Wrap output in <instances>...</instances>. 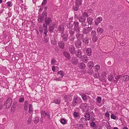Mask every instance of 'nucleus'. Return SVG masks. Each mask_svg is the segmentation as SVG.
I'll list each match as a JSON object with an SVG mask.
<instances>
[{
	"instance_id": "nucleus-1",
	"label": "nucleus",
	"mask_w": 129,
	"mask_h": 129,
	"mask_svg": "<svg viewBox=\"0 0 129 129\" xmlns=\"http://www.w3.org/2000/svg\"><path fill=\"white\" fill-rule=\"evenodd\" d=\"M74 23V31L76 33L78 32V33L76 35V37L78 39H80L82 38L83 37V35H82L80 34L79 33L80 31V29L79 27L78 22L76 21H75Z\"/></svg>"
},
{
	"instance_id": "nucleus-2",
	"label": "nucleus",
	"mask_w": 129,
	"mask_h": 129,
	"mask_svg": "<svg viewBox=\"0 0 129 129\" xmlns=\"http://www.w3.org/2000/svg\"><path fill=\"white\" fill-rule=\"evenodd\" d=\"M41 117L45 118H47L49 119H50V116L48 112L42 111L41 112Z\"/></svg>"
},
{
	"instance_id": "nucleus-3",
	"label": "nucleus",
	"mask_w": 129,
	"mask_h": 129,
	"mask_svg": "<svg viewBox=\"0 0 129 129\" xmlns=\"http://www.w3.org/2000/svg\"><path fill=\"white\" fill-rule=\"evenodd\" d=\"M80 107L82 109V111L83 112H86L88 110V107L86 103H84L81 104Z\"/></svg>"
},
{
	"instance_id": "nucleus-4",
	"label": "nucleus",
	"mask_w": 129,
	"mask_h": 129,
	"mask_svg": "<svg viewBox=\"0 0 129 129\" xmlns=\"http://www.w3.org/2000/svg\"><path fill=\"white\" fill-rule=\"evenodd\" d=\"M69 39L70 41L69 42V45H70L69 49V51L71 53H73V45H72V43L73 42L72 41L73 39L72 35H71L69 37Z\"/></svg>"
},
{
	"instance_id": "nucleus-5",
	"label": "nucleus",
	"mask_w": 129,
	"mask_h": 129,
	"mask_svg": "<svg viewBox=\"0 0 129 129\" xmlns=\"http://www.w3.org/2000/svg\"><path fill=\"white\" fill-rule=\"evenodd\" d=\"M92 29V28L90 26L89 27L88 26L87 27H84L82 29V32L83 34H87Z\"/></svg>"
},
{
	"instance_id": "nucleus-6",
	"label": "nucleus",
	"mask_w": 129,
	"mask_h": 129,
	"mask_svg": "<svg viewBox=\"0 0 129 129\" xmlns=\"http://www.w3.org/2000/svg\"><path fill=\"white\" fill-rule=\"evenodd\" d=\"M79 98L77 96H74L73 98V106L78 105L79 102Z\"/></svg>"
},
{
	"instance_id": "nucleus-7",
	"label": "nucleus",
	"mask_w": 129,
	"mask_h": 129,
	"mask_svg": "<svg viewBox=\"0 0 129 129\" xmlns=\"http://www.w3.org/2000/svg\"><path fill=\"white\" fill-rule=\"evenodd\" d=\"M73 54H75L77 57L80 58L81 56V50L79 49H78L75 51L74 50V49H73Z\"/></svg>"
},
{
	"instance_id": "nucleus-8",
	"label": "nucleus",
	"mask_w": 129,
	"mask_h": 129,
	"mask_svg": "<svg viewBox=\"0 0 129 129\" xmlns=\"http://www.w3.org/2000/svg\"><path fill=\"white\" fill-rule=\"evenodd\" d=\"M75 45L76 47L79 48L81 47V42L79 40H77L76 41Z\"/></svg>"
},
{
	"instance_id": "nucleus-9",
	"label": "nucleus",
	"mask_w": 129,
	"mask_h": 129,
	"mask_svg": "<svg viewBox=\"0 0 129 129\" xmlns=\"http://www.w3.org/2000/svg\"><path fill=\"white\" fill-rule=\"evenodd\" d=\"M78 67L80 69H84L85 68L86 66L83 63L81 62L78 63Z\"/></svg>"
},
{
	"instance_id": "nucleus-10",
	"label": "nucleus",
	"mask_w": 129,
	"mask_h": 129,
	"mask_svg": "<svg viewBox=\"0 0 129 129\" xmlns=\"http://www.w3.org/2000/svg\"><path fill=\"white\" fill-rule=\"evenodd\" d=\"M80 58L82 61L84 62H86L88 61V59L87 56L84 55L81 56Z\"/></svg>"
},
{
	"instance_id": "nucleus-11",
	"label": "nucleus",
	"mask_w": 129,
	"mask_h": 129,
	"mask_svg": "<svg viewBox=\"0 0 129 129\" xmlns=\"http://www.w3.org/2000/svg\"><path fill=\"white\" fill-rule=\"evenodd\" d=\"M102 18L99 17H98L95 21V23L96 25H98L102 20Z\"/></svg>"
},
{
	"instance_id": "nucleus-12",
	"label": "nucleus",
	"mask_w": 129,
	"mask_h": 129,
	"mask_svg": "<svg viewBox=\"0 0 129 129\" xmlns=\"http://www.w3.org/2000/svg\"><path fill=\"white\" fill-rule=\"evenodd\" d=\"M45 22L46 24L48 25L52 22L51 19L50 18H46L45 20Z\"/></svg>"
},
{
	"instance_id": "nucleus-13",
	"label": "nucleus",
	"mask_w": 129,
	"mask_h": 129,
	"mask_svg": "<svg viewBox=\"0 0 129 129\" xmlns=\"http://www.w3.org/2000/svg\"><path fill=\"white\" fill-rule=\"evenodd\" d=\"M99 77V79L101 81L103 80L106 77V75L104 73H102L101 74V75Z\"/></svg>"
},
{
	"instance_id": "nucleus-14",
	"label": "nucleus",
	"mask_w": 129,
	"mask_h": 129,
	"mask_svg": "<svg viewBox=\"0 0 129 129\" xmlns=\"http://www.w3.org/2000/svg\"><path fill=\"white\" fill-rule=\"evenodd\" d=\"M58 44L60 48L62 49L64 48V44L63 42L61 41H60L58 43Z\"/></svg>"
},
{
	"instance_id": "nucleus-15",
	"label": "nucleus",
	"mask_w": 129,
	"mask_h": 129,
	"mask_svg": "<svg viewBox=\"0 0 129 129\" xmlns=\"http://www.w3.org/2000/svg\"><path fill=\"white\" fill-rule=\"evenodd\" d=\"M63 40L64 41H66L68 38V35L64 33H62L61 34Z\"/></svg>"
},
{
	"instance_id": "nucleus-16",
	"label": "nucleus",
	"mask_w": 129,
	"mask_h": 129,
	"mask_svg": "<svg viewBox=\"0 0 129 129\" xmlns=\"http://www.w3.org/2000/svg\"><path fill=\"white\" fill-rule=\"evenodd\" d=\"M28 102L27 101L24 102L23 108L25 110H27L28 108Z\"/></svg>"
},
{
	"instance_id": "nucleus-17",
	"label": "nucleus",
	"mask_w": 129,
	"mask_h": 129,
	"mask_svg": "<svg viewBox=\"0 0 129 129\" xmlns=\"http://www.w3.org/2000/svg\"><path fill=\"white\" fill-rule=\"evenodd\" d=\"M122 80L124 81H128L129 79V77L128 75H122Z\"/></svg>"
},
{
	"instance_id": "nucleus-18",
	"label": "nucleus",
	"mask_w": 129,
	"mask_h": 129,
	"mask_svg": "<svg viewBox=\"0 0 129 129\" xmlns=\"http://www.w3.org/2000/svg\"><path fill=\"white\" fill-rule=\"evenodd\" d=\"M92 20V18L91 17L88 18L87 19V21L88 24L90 25L92 24L93 23Z\"/></svg>"
},
{
	"instance_id": "nucleus-19",
	"label": "nucleus",
	"mask_w": 129,
	"mask_h": 129,
	"mask_svg": "<svg viewBox=\"0 0 129 129\" xmlns=\"http://www.w3.org/2000/svg\"><path fill=\"white\" fill-rule=\"evenodd\" d=\"M93 76L96 78H97L99 77V73L98 71H95V72L93 73Z\"/></svg>"
},
{
	"instance_id": "nucleus-20",
	"label": "nucleus",
	"mask_w": 129,
	"mask_h": 129,
	"mask_svg": "<svg viewBox=\"0 0 129 129\" xmlns=\"http://www.w3.org/2000/svg\"><path fill=\"white\" fill-rule=\"evenodd\" d=\"M57 75L59 78H62L64 75L63 72L62 71H59L57 74Z\"/></svg>"
},
{
	"instance_id": "nucleus-21",
	"label": "nucleus",
	"mask_w": 129,
	"mask_h": 129,
	"mask_svg": "<svg viewBox=\"0 0 129 129\" xmlns=\"http://www.w3.org/2000/svg\"><path fill=\"white\" fill-rule=\"evenodd\" d=\"M85 18L83 16H81L79 18V21L81 22L85 21Z\"/></svg>"
},
{
	"instance_id": "nucleus-22",
	"label": "nucleus",
	"mask_w": 129,
	"mask_h": 129,
	"mask_svg": "<svg viewBox=\"0 0 129 129\" xmlns=\"http://www.w3.org/2000/svg\"><path fill=\"white\" fill-rule=\"evenodd\" d=\"M86 52L88 56H90L91 54V48H87L86 50Z\"/></svg>"
},
{
	"instance_id": "nucleus-23",
	"label": "nucleus",
	"mask_w": 129,
	"mask_h": 129,
	"mask_svg": "<svg viewBox=\"0 0 129 129\" xmlns=\"http://www.w3.org/2000/svg\"><path fill=\"white\" fill-rule=\"evenodd\" d=\"M87 120L85 118H81L80 120V122L83 123L87 124Z\"/></svg>"
},
{
	"instance_id": "nucleus-24",
	"label": "nucleus",
	"mask_w": 129,
	"mask_h": 129,
	"mask_svg": "<svg viewBox=\"0 0 129 129\" xmlns=\"http://www.w3.org/2000/svg\"><path fill=\"white\" fill-rule=\"evenodd\" d=\"M60 122L61 124H67V120L63 118H62L60 119Z\"/></svg>"
},
{
	"instance_id": "nucleus-25",
	"label": "nucleus",
	"mask_w": 129,
	"mask_h": 129,
	"mask_svg": "<svg viewBox=\"0 0 129 129\" xmlns=\"http://www.w3.org/2000/svg\"><path fill=\"white\" fill-rule=\"evenodd\" d=\"M11 104H12L7 102V101H6L5 104V105L6 106V108L8 109L10 107Z\"/></svg>"
},
{
	"instance_id": "nucleus-26",
	"label": "nucleus",
	"mask_w": 129,
	"mask_h": 129,
	"mask_svg": "<svg viewBox=\"0 0 129 129\" xmlns=\"http://www.w3.org/2000/svg\"><path fill=\"white\" fill-rule=\"evenodd\" d=\"M33 111L32 105L31 104L29 105V112L30 113H32Z\"/></svg>"
},
{
	"instance_id": "nucleus-27",
	"label": "nucleus",
	"mask_w": 129,
	"mask_h": 129,
	"mask_svg": "<svg viewBox=\"0 0 129 129\" xmlns=\"http://www.w3.org/2000/svg\"><path fill=\"white\" fill-rule=\"evenodd\" d=\"M85 118L87 120H89L90 119V116L89 114L86 113L84 116Z\"/></svg>"
},
{
	"instance_id": "nucleus-28",
	"label": "nucleus",
	"mask_w": 129,
	"mask_h": 129,
	"mask_svg": "<svg viewBox=\"0 0 129 129\" xmlns=\"http://www.w3.org/2000/svg\"><path fill=\"white\" fill-rule=\"evenodd\" d=\"M87 66L90 68H91L93 67V64L92 62L90 61L88 63Z\"/></svg>"
},
{
	"instance_id": "nucleus-29",
	"label": "nucleus",
	"mask_w": 129,
	"mask_h": 129,
	"mask_svg": "<svg viewBox=\"0 0 129 129\" xmlns=\"http://www.w3.org/2000/svg\"><path fill=\"white\" fill-rule=\"evenodd\" d=\"M75 3L76 4L78 5L79 6L81 5L82 4V0H76Z\"/></svg>"
},
{
	"instance_id": "nucleus-30",
	"label": "nucleus",
	"mask_w": 129,
	"mask_h": 129,
	"mask_svg": "<svg viewBox=\"0 0 129 129\" xmlns=\"http://www.w3.org/2000/svg\"><path fill=\"white\" fill-rule=\"evenodd\" d=\"M113 76L112 74H110L108 77V79L110 81H111L113 79Z\"/></svg>"
},
{
	"instance_id": "nucleus-31",
	"label": "nucleus",
	"mask_w": 129,
	"mask_h": 129,
	"mask_svg": "<svg viewBox=\"0 0 129 129\" xmlns=\"http://www.w3.org/2000/svg\"><path fill=\"white\" fill-rule=\"evenodd\" d=\"M78 62V60L77 58L75 57L73 58V64H76Z\"/></svg>"
},
{
	"instance_id": "nucleus-32",
	"label": "nucleus",
	"mask_w": 129,
	"mask_h": 129,
	"mask_svg": "<svg viewBox=\"0 0 129 129\" xmlns=\"http://www.w3.org/2000/svg\"><path fill=\"white\" fill-rule=\"evenodd\" d=\"M56 61L54 59H52L51 60V64L52 65L57 64Z\"/></svg>"
},
{
	"instance_id": "nucleus-33",
	"label": "nucleus",
	"mask_w": 129,
	"mask_h": 129,
	"mask_svg": "<svg viewBox=\"0 0 129 129\" xmlns=\"http://www.w3.org/2000/svg\"><path fill=\"white\" fill-rule=\"evenodd\" d=\"M100 67L99 65L97 64L94 67L95 71H99L100 69Z\"/></svg>"
},
{
	"instance_id": "nucleus-34",
	"label": "nucleus",
	"mask_w": 129,
	"mask_h": 129,
	"mask_svg": "<svg viewBox=\"0 0 129 129\" xmlns=\"http://www.w3.org/2000/svg\"><path fill=\"white\" fill-rule=\"evenodd\" d=\"M12 99L11 97H8L6 101H7V102L12 104Z\"/></svg>"
},
{
	"instance_id": "nucleus-35",
	"label": "nucleus",
	"mask_w": 129,
	"mask_h": 129,
	"mask_svg": "<svg viewBox=\"0 0 129 129\" xmlns=\"http://www.w3.org/2000/svg\"><path fill=\"white\" fill-rule=\"evenodd\" d=\"M97 31L98 33H101L103 32V29L99 27L98 28Z\"/></svg>"
},
{
	"instance_id": "nucleus-36",
	"label": "nucleus",
	"mask_w": 129,
	"mask_h": 129,
	"mask_svg": "<svg viewBox=\"0 0 129 129\" xmlns=\"http://www.w3.org/2000/svg\"><path fill=\"white\" fill-rule=\"evenodd\" d=\"M39 118L38 117H35L34 120V123H37L39 121Z\"/></svg>"
},
{
	"instance_id": "nucleus-37",
	"label": "nucleus",
	"mask_w": 129,
	"mask_h": 129,
	"mask_svg": "<svg viewBox=\"0 0 129 129\" xmlns=\"http://www.w3.org/2000/svg\"><path fill=\"white\" fill-rule=\"evenodd\" d=\"M73 115L74 117H77L79 116V113H78L75 112L73 114Z\"/></svg>"
},
{
	"instance_id": "nucleus-38",
	"label": "nucleus",
	"mask_w": 129,
	"mask_h": 129,
	"mask_svg": "<svg viewBox=\"0 0 129 129\" xmlns=\"http://www.w3.org/2000/svg\"><path fill=\"white\" fill-rule=\"evenodd\" d=\"M79 6L76 4V5L75 7H74L73 9L75 11H77L79 9Z\"/></svg>"
},
{
	"instance_id": "nucleus-39",
	"label": "nucleus",
	"mask_w": 129,
	"mask_h": 129,
	"mask_svg": "<svg viewBox=\"0 0 129 129\" xmlns=\"http://www.w3.org/2000/svg\"><path fill=\"white\" fill-rule=\"evenodd\" d=\"M83 42L86 44H88V40L87 38H85L83 40Z\"/></svg>"
},
{
	"instance_id": "nucleus-40",
	"label": "nucleus",
	"mask_w": 129,
	"mask_h": 129,
	"mask_svg": "<svg viewBox=\"0 0 129 129\" xmlns=\"http://www.w3.org/2000/svg\"><path fill=\"white\" fill-rule=\"evenodd\" d=\"M64 55L67 58H69L70 57V55L68 53L64 52L63 53Z\"/></svg>"
},
{
	"instance_id": "nucleus-41",
	"label": "nucleus",
	"mask_w": 129,
	"mask_h": 129,
	"mask_svg": "<svg viewBox=\"0 0 129 129\" xmlns=\"http://www.w3.org/2000/svg\"><path fill=\"white\" fill-rule=\"evenodd\" d=\"M98 39V38L96 36H93L92 40L94 42H95Z\"/></svg>"
},
{
	"instance_id": "nucleus-42",
	"label": "nucleus",
	"mask_w": 129,
	"mask_h": 129,
	"mask_svg": "<svg viewBox=\"0 0 129 129\" xmlns=\"http://www.w3.org/2000/svg\"><path fill=\"white\" fill-rule=\"evenodd\" d=\"M58 30L60 32H62L63 30V27L62 26H59L58 27Z\"/></svg>"
},
{
	"instance_id": "nucleus-43",
	"label": "nucleus",
	"mask_w": 129,
	"mask_h": 129,
	"mask_svg": "<svg viewBox=\"0 0 129 129\" xmlns=\"http://www.w3.org/2000/svg\"><path fill=\"white\" fill-rule=\"evenodd\" d=\"M60 102V100H58L55 99L54 100V103L56 104H59Z\"/></svg>"
},
{
	"instance_id": "nucleus-44",
	"label": "nucleus",
	"mask_w": 129,
	"mask_h": 129,
	"mask_svg": "<svg viewBox=\"0 0 129 129\" xmlns=\"http://www.w3.org/2000/svg\"><path fill=\"white\" fill-rule=\"evenodd\" d=\"M54 29V27L51 26H50L49 27V31L50 32H52Z\"/></svg>"
},
{
	"instance_id": "nucleus-45",
	"label": "nucleus",
	"mask_w": 129,
	"mask_h": 129,
	"mask_svg": "<svg viewBox=\"0 0 129 129\" xmlns=\"http://www.w3.org/2000/svg\"><path fill=\"white\" fill-rule=\"evenodd\" d=\"M82 16H83L84 17H88V15L87 14V13L86 12H84L83 13V15Z\"/></svg>"
},
{
	"instance_id": "nucleus-46",
	"label": "nucleus",
	"mask_w": 129,
	"mask_h": 129,
	"mask_svg": "<svg viewBox=\"0 0 129 129\" xmlns=\"http://www.w3.org/2000/svg\"><path fill=\"white\" fill-rule=\"evenodd\" d=\"M97 102L100 103V102L101 100V97L98 96V97L97 98Z\"/></svg>"
},
{
	"instance_id": "nucleus-47",
	"label": "nucleus",
	"mask_w": 129,
	"mask_h": 129,
	"mask_svg": "<svg viewBox=\"0 0 129 129\" xmlns=\"http://www.w3.org/2000/svg\"><path fill=\"white\" fill-rule=\"evenodd\" d=\"M82 99L84 100H86L87 99V98L86 97V95L85 94L82 95Z\"/></svg>"
},
{
	"instance_id": "nucleus-48",
	"label": "nucleus",
	"mask_w": 129,
	"mask_h": 129,
	"mask_svg": "<svg viewBox=\"0 0 129 129\" xmlns=\"http://www.w3.org/2000/svg\"><path fill=\"white\" fill-rule=\"evenodd\" d=\"M78 126V128L79 129H82L83 128V126L82 124H79L77 125Z\"/></svg>"
},
{
	"instance_id": "nucleus-49",
	"label": "nucleus",
	"mask_w": 129,
	"mask_h": 129,
	"mask_svg": "<svg viewBox=\"0 0 129 129\" xmlns=\"http://www.w3.org/2000/svg\"><path fill=\"white\" fill-rule=\"evenodd\" d=\"M24 101V98H21L19 99V101L20 102H21Z\"/></svg>"
},
{
	"instance_id": "nucleus-50",
	"label": "nucleus",
	"mask_w": 129,
	"mask_h": 129,
	"mask_svg": "<svg viewBox=\"0 0 129 129\" xmlns=\"http://www.w3.org/2000/svg\"><path fill=\"white\" fill-rule=\"evenodd\" d=\"M122 75H119L116 77V79H117L118 80L120 78H122Z\"/></svg>"
},
{
	"instance_id": "nucleus-51",
	"label": "nucleus",
	"mask_w": 129,
	"mask_h": 129,
	"mask_svg": "<svg viewBox=\"0 0 129 129\" xmlns=\"http://www.w3.org/2000/svg\"><path fill=\"white\" fill-rule=\"evenodd\" d=\"M81 22L82 23L81 25L82 26L85 27L86 25V24L85 21L83 22Z\"/></svg>"
},
{
	"instance_id": "nucleus-52",
	"label": "nucleus",
	"mask_w": 129,
	"mask_h": 129,
	"mask_svg": "<svg viewBox=\"0 0 129 129\" xmlns=\"http://www.w3.org/2000/svg\"><path fill=\"white\" fill-rule=\"evenodd\" d=\"M90 124L91 126L93 127H94V126H95V123L94 122H91Z\"/></svg>"
},
{
	"instance_id": "nucleus-53",
	"label": "nucleus",
	"mask_w": 129,
	"mask_h": 129,
	"mask_svg": "<svg viewBox=\"0 0 129 129\" xmlns=\"http://www.w3.org/2000/svg\"><path fill=\"white\" fill-rule=\"evenodd\" d=\"M111 118L115 119L116 118V117L113 114H112L111 116Z\"/></svg>"
},
{
	"instance_id": "nucleus-54",
	"label": "nucleus",
	"mask_w": 129,
	"mask_h": 129,
	"mask_svg": "<svg viewBox=\"0 0 129 129\" xmlns=\"http://www.w3.org/2000/svg\"><path fill=\"white\" fill-rule=\"evenodd\" d=\"M96 31L94 30H92L91 32V35L93 36H96Z\"/></svg>"
},
{
	"instance_id": "nucleus-55",
	"label": "nucleus",
	"mask_w": 129,
	"mask_h": 129,
	"mask_svg": "<svg viewBox=\"0 0 129 129\" xmlns=\"http://www.w3.org/2000/svg\"><path fill=\"white\" fill-rule=\"evenodd\" d=\"M7 5L9 7H11L12 6V4L10 2H8L7 3Z\"/></svg>"
},
{
	"instance_id": "nucleus-56",
	"label": "nucleus",
	"mask_w": 129,
	"mask_h": 129,
	"mask_svg": "<svg viewBox=\"0 0 129 129\" xmlns=\"http://www.w3.org/2000/svg\"><path fill=\"white\" fill-rule=\"evenodd\" d=\"M105 126L107 128V129H110L111 127L110 124H106Z\"/></svg>"
},
{
	"instance_id": "nucleus-57",
	"label": "nucleus",
	"mask_w": 129,
	"mask_h": 129,
	"mask_svg": "<svg viewBox=\"0 0 129 129\" xmlns=\"http://www.w3.org/2000/svg\"><path fill=\"white\" fill-rule=\"evenodd\" d=\"M48 41V38H45L44 39L43 41L45 43H46Z\"/></svg>"
},
{
	"instance_id": "nucleus-58",
	"label": "nucleus",
	"mask_w": 129,
	"mask_h": 129,
	"mask_svg": "<svg viewBox=\"0 0 129 129\" xmlns=\"http://www.w3.org/2000/svg\"><path fill=\"white\" fill-rule=\"evenodd\" d=\"M39 22H42V21L43 20V19L42 17H41L40 18H39L38 19Z\"/></svg>"
},
{
	"instance_id": "nucleus-59",
	"label": "nucleus",
	"mask_w": 129,
	"mask_h": 129,
	"mask_svg": "<svg viewBox=\"0 0 129 129\" xmlns=\"http://www.w3.org/2000/svg\"><path fill=\"white\" fill-rule=\"evenodd\" d=\"M105 116L107 117H109L110 114L108 112H106L105 114Z\"/></svg>"
},
{
	"instance_id": "nucleus-60",
	"label": "nucleus",
	"mask_w": 129,
	"mask_h": 129,
	"mask_svg": "<svg viewBox=\"0 0 129 129\" xmlns=\"http://www.w3.org/2000/svg\"><path fill=\"white\" fill-rule=\"evenodd\" d=\"M31 121V119H28V124H30Z\"/></svg>"
},
{
	"instance_id": "nucleus-61",
	"label": "nucleus",
	"mask_w": 129,
	"mask_h": 129,
	"mask_svg": "<svg viewBox=\"0 0 129 129\" xmlns=\"http://www.w3.org/2000/svg\"><path fill=\"white\" fill-rule=\"evenodd\" d=\"M93 72V71L92 70H90L89 71H88V73L90 75L92 74Z\"/></svg>"
},
{
	"instance_id": "nucleus-62",
	"label": "nucleus",
	"mask_w": 129,
	"mask_h": 129,
	"mask_svg": "<svg viewBox=\"0 0 129 129\" xmlns=\"http://www.w3.org/2000/svg\"><path fill=\"white\" fill-rule=\"evenodd\" d=\"M47 0H43V2L42 3V5H44L46 2Z\"/></svg>"
},
{
	"instance_id": "nucleus-63",
	"label": "nucleus",
	"mask_w": 129,
	"mask_h": 129,
	"mask_svg": "<svg viewBox=\"0 0 129 129\" xmlns=\"http://www.w3.org/2000/svg\"><path fill=\"white\" fill-rule=\"evenodd\" d=\"M52 69L53 71H55V68L54 66H52Z\"/></svg>"
},
{
	"instance_id": "nucleus-64",
	"label": "nucleus",
	"mask_w": 129,
	"mask_h": 129,
	"mask_svg": "<svg viewBox=\"0 0 129 129\" xmlns=\"http://www.w3.org/2000/svg\"><path fill=\"white\" fill-rule=\"evenodd\" d=\"M47 24H44L43 26L45 28H47Z\"/></svg>"
}]
</instances>
